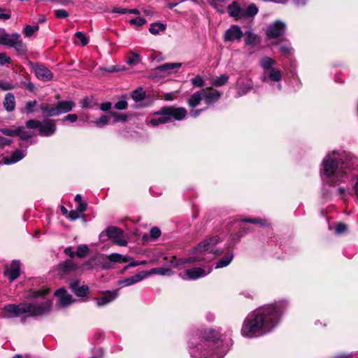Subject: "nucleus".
Wrapping results in <instances>:
<instances>
[{
	"instance_id": "f257e3e1",
	"label": "nucleus",
	"mask_w": 358,
	"mask_h": 358,
	"mask_svg": "<svg viewBox=\"0 0 358 358\" xmlns=\"http://www.w3.org/2000/svg\"><path fill=\"white\" fill-rule=\"evenodd\" d=\"M287 306V303L282 300L252 311L243 322L241 334L252 338L270 332L278 325Z\"/></svg>"
},
{
	"instance_id": "f03ea898",
	"label": "nucleus",
	"mask_w": 358,
	"mask_h": 358,
	"mask_svg": "<svg viewBox=\"0 0 358 358\" xmlns=\"http://www.w3.org/2000/svg\"><path fill=\"white\" fill-rule=\"evenodd\" d=\"M320 173L323 182L331 186L354 179L352 192L358 201V168H352L350 162H341L338 153L333 152L324 158Z\"/></svg>"
},
{
	"instance_id": "7ed1b4c3",
	"label": "nucleus",
	"mask_w": 358,
	"mask_h": 358,
	"mask_svg": "<svg viewBox=\"0 0 358 358\" xmlns=\"http://www.w3.org/2000/svg\"><path fill=\"white\" fill-rule=\"evenodd\" d=\"M189 354L193 358H222L229 350V343L220 337V332L213 329L200 331L198 336L189 341Z\"/></svg>"
},
{
	"instance_id": "20e7f679",
	"label": "nucleus",
	"mask_w": 358,
	"mask_h": 358,
	"mask_svg": "<svg viewBox=\"0 0 358 358\" xmlns=\"http://www.w3.org/2000/svg\"><path fill=\"white\" fill-rule=\"evenodd\" d=\"M48 289L31 291L27 298L33 302H24L18 305L10 303L5 305L2 309L3 318H13L26 315L28 317L43 316L50 313L52 301L46 297Z\"/></svg>"
},
{
	"instance_id": "39448f33",
	"label": "nucleus",
	"mask_w": 358,
	"mask_h": 358,
	"mask_svg": "<svg viewBox=\"0 0 358 358\" xmlns=\"http://www.w3.org/2000/svg\"><path fill=\"white\" fill-rule=\"evenodd\" d=\"M219 241L220 238L217 236L206 239L191 250L187 257L177 259L176 257H173L171 264L173 266H178L187 263H195L205 261L204 252L213 251V247Z\"/></svg>"
},
{
	"instance_id": "423d86ee",
	"label": "nucleus",
	"mask_w": 358,
	"mask_h": 358,
	"mask_svg": "<svg viewBox=\"0 0 358 358\" xmlns=\"http://www.w3.org/2000/svg\"><path fill=\"white\" fill-rule=\"evenodd\" d=\"M154 115L159 117L151 118L149 122L155 127L170 122L173 119L178 121L183 120L187 115V110L183 107L166 106L162 107Z\"/></svg>"
},
{
	"instance_id": "0eeeda50",
	"label": "nucleus",
	"mask_w": 358,
	"mask_h": 358,
	"mask_svg": "<svg viewBox=\"0 0 358 358\" xmlns=\"http://www.w3.org/2000/svg\"><path fill=\"white\" fill-rule=\"evenodd\" d=\"M221 97V93L212 87L203 88L193 93L187 101L189 106L195 108L202 100L207 105H212Z\"/></svg>"
},
{
	"instance_id": "6e6552de",
	"label": "nucleus",
	"mask_w": 358,
	"mask_h": 358,
	"mask_svg": "<svg viewBox=\"0 0 358 358\" xmlns=\"http://www.w3.org/2000/svg\"><path fill=\"white\" fill-rule=\"evenodd\" d=\"M74 106L75 103L72 101H61L57 103L56 106L43 103L41 106V109L43 113H46L50 117H54L71 111Z\"/></svg>"
},
{
	"instance_id": "1a4fd4ad",
	"label": "nucleus",
	"mask_w": 358,
	"mask_h": 358,
	"mask_svg": "<svg viewBox=\"0 0 358 358\" xmlns=\"http://www.w3.org/2000/svg\"><path fill=\"white\" fill-rule=\"evenodd\" d=\"M212 269L211 266H207L204 268L193 267L187 269L180 275L185 280H197L208 275L212 271Z\"/></svg>"
},
{
	"instance_id": "9d476101",
	"label": "nucleus",
	"mask_w": 358,
	"mask_h": 358,
	"mask_svg": "<svg viewBox=\"0 0 358 358\" xmlns=\"http://www.w3.org/2000/svg\"><path fill=\"white\" fill-rule=\"evenodd\" d=\"M285 22L277 20L267 27L266 35L268 38H278L285 33Z\"/></svg>"
},
{
	"instance_id": "9b49d317",
	"label": "nucleus",
	"mask_w": 358,
	"mask_h": 358,
	"mask_svg": "<svg viewBox=\"0 0 358 358\" xmlns=\"http://www.w3.org/2000/svg\"><path fill=\"white\" fill-rule=\"evenodd\" d=\"M33 68L36 78L40 80L48 82L52 79L53 75L52 72L43 64H35Z\"/></svg>"
},
{
	"instance_id": "f8f14e48",
	"label": "nucleus",
	"mask_w": 358,
	"mask_h": 358,
	"mask_svg": "<svg viewBox=\"0 0 358 358\" xmlns=\"http://www.w3.org/2000/svg\"><path fill=\"white\" fill-rule=\"evenodd\" d=\"M57 129V126L53 120L45 119L41 122L39 129V135L41 136H50L53 135Z\"/></svg>"
},
{
	"instance_id": "ddd939ff",
	"label": "nucleus",
	"mask_w": 358,
	"mask_h": 358,
	"mask_svg": "<svg viewBox=\"0 0 358 358\" xmlns=\"http://www.w3.org/2000/svg\"><path fill=\"white\" fill-rule=\"evenodd\" d=\"M243 34L241 31V28L238 25H232L229 29L226 30L224 34V41H241L243 37Z\"/></svg>"
},
{
	"instance_id": "4468645a",
	"label": "nucleus",
	"mask_w": 358,
	"mask_h": 358,
	"mask_svg": "<svg viewBox=\"0 0 358 358\" xmlns=\"http://www.w3.org/2000/svg\"><path fill=\"white\" fill-rule=\"evenodd\" d=\"M55 296L59 299V305L60 307L65 308L72 304L75 299L73 296L67 294L64 288H59L55 292Z\"/></svg>"
},
{
	"instance_id": "2eb2a0df",
	"label": "nucleus",
	"mask_w": 358,
	"mask_h": 358,
	"mask_svg": "<svg viewBox=\"0 0 358 358\" xmlns=\"http://www.w3.org/2000/svg\"><path fill=\"white\" fill-rule=\"evenodd\" d=\"M20 274V262L17 260H13L9 268L4 271V275L10 281L17 279Z\"/></svg>"
},
{
	"instance_id": "dca6fc26",
	"label": "nucleus",
	"mask_w": 358,
	"mask_h": 358,
	"mask_svg": "<svg viewBox=\"0 0 358 358\" xmlns=\"http://www.w3.org/2000/svg\"><path fill=\"white\" fill-rule=\"evenodd\" d=\"M282 79L281 71L277 69H271L268 71H264L262 80L264 83L274 82L278 83Z\"/></svg>"
},
{
	"instance_id": "f3484780",
	"label": "nucleus",
	"mask_w": 358,
	"mask_h": 358,
	"mask_svg": "<svg viewBox=\"0 0 358 358\" xmlns=\"http://www.w3.org/2000/svg\"><path fill=\"white\" fill-rule=\"evenodd\" d=\"M20 38L17 33L9 34L4 29L0 28V44L11 47L15 40Z\"/></svg>"
},
{
	"instance_id": "a211bd4d",
	"label": "nucleus",
	"mask_w": 358,
	"mask_h": 358,
	"mask_svg": "<svg viewBox=\"0 0 358 358\" xmlns=\"http://www.w3.org/2000/svg\"><path fill=\"white\" fill-rule=\"evenodd\" d=\"M119 292L117 289L106 292L101 297L96 299L97 306H103L113 301L118 296Z\"/></svg>"
},
{
	"instance_id": "6ab92c4d",
	"label": "nucleus",
	"mask_w": 358,
	"mask_h": 358,
	"mask_svg": "<svg viewBox=\"0 0 358 358\" xmlns=\"http://www.w3.org/2000/svg\"><path fill=\"white\" fill-rule=\"evenodd\" d=\"M124 234L123 230H122L120 228H117L116 227L110 226L107 227L105 231H102L100 235L99 238L101 240L104 241V238L106 236H108L113 240H115L116 238H118V236H122Z\"/></svg>"
},
{
	"instance_id": "aec40b11",
	"label": "nucleus",
	"mask_w": 358,
	"mask_h": 358,
	"mask_svg": "<svg viewBox=\"0 0 358 358\" xmlns=\"http://www.w3.org/2000/svg\"><path fill=\"white\" fill-rule=\"evenodd\" d=\"M148 275V273L145 271H141L133 276L126 278L122 280H120L118 282V285L122 287H127L132 285L136 282H138L143 280L146 276Z\"/></svg>"
},
{
	"instance_id": "412c9836",
	"label": "nucleus",
	"mask_w": 358,
	"mask_h": 358,
	"mask_svg": "<svg viewBox=\"0 0 358 358\" xmlns=\"http://www.w3.org/2000/svg\"><path fill=\"white\" fill-rule=\"evenodd\" d=\"M182 66L181 63H166L157 66L155 70L157 72L164 73V75H169L177 70Z\"/></svg>"
},
{
	"instance_id": "4be33fe9",
	"label": "nucleus",
	"mask_w": 358,
	"mask_h": 358,
	"mask_svg": "<svg viewBox=\"0 0 358 358\" xmlns=\"http://www.w3.org/2000/svg\"><path fill=\"white\" fill-rule=\"evenodd\" d=\"M70 288L78 296H85L89 294V287L87 285L80 286L78 280H73L70 283Z\"/></svg>"
},
{
	"instance_id": "5701e85b",
	"label": "nucleus",
	"mask_w": 358,
	"mask_h": 358,
	"mask_svg": "<svg viewBox=\"0 0 358 358\" xmlns=\"http://www.w3.org/2000/svg\"><path fill=\"white\" fill-rule=\"evenodd\" d=\"M26 155L25 150H15L12 155L9 157H6L4 159L5 164H11L16 163L23 159Z\"/></svg>"
},
{
	"instance_id": "b1692460",
	"label": "nucleus",
	"mask_w": 358,
	"mask_h": 358,
	"mask_svg": "<svg viewBox=\"0 0 358 358\" xmlns=\"http://www.w3.org/2000/svg\"><path fill=\"white\" fill-rule=\"evenodd\" d=\"M3 104L6 111H13L15 108V98L14 94L10 92L7 93L5 96Z\"/></svg>"
},
{
	"instance_id": "393cba45",
	"label": "nucleus",
	"mask_w": 358,
	"mask_h": 358,
	"mask_svg": "<svg viewBox=\"0 0 358 358\" xmlns=\"http://www.w3.org/2000/svg\"><path fill=\"white\" fill-rule=\"evenodd\" d=\"M228 13L233 17H243V9L236 1L228 6Z\"/></svg>"
},
{
	"instance_id": "a878e982",
	"label": "nucleus",
	"mask_w": 358,
	"mask_h": 358,
	"mask_svg": "<svg viewBox=\"0 0 358 358\" xmlns=\"http://www.w3.org/2000/svg\"><path fill=\"white\" fill-rule=\"evenodd\" d=\"M276 62L268 57H263L259 61V65L264 69V71L275 69L274 66Z\"/></svg>"
},
{
	"instance_id": "bb28decb",
	"label": "nucleus",
	"mask_w": 358,
	"mask_h": 358,
	"mask_svg": "<svg viewBox=\"0 0 358 358\" xmlns=\"http://www.w3.org/2000/svg\"><path fill=\"white\" fill-rule=\"evenodd\" d=\"M11 47L15 48L18 55H24L27 52V48L22 42L21 37L18 38L17 40H15Z\"/></svg>"
},
{
	"instance_id": "cd10ccee",
	"label": "nucleus",
	"mask_w": 358,
	"mask_h": 358,
	"mask_svg": "<svg viewBox=\"0 0 358 358\" xmlns=\"http://www.w3.org/2000/svg\"><path fill=\"white\" fill-rule=\"evenodd\" d=\"M234 259V254L233 252L228 253L226 256H224L223 258L220 259L215 265V268H220L227 266Z\"/></svg>"
},
{
	"instance_id": "c85d7f7f",
	"label": "nucleus",
	"mask_w": 358,
	"mask_h": 358,
	"mask_svg": "<svg viewBox=\"0 0 358 358\" xmlns=\"http://www.w3.org/2000/svg\"><path fill=\"white\" fill-rule=\"evenodd\" d=\"M141 55L134 52H130L126 57L127 64L131 65V66H135V65L139 64L141 62Z\"/></svg>"
},
{
	"instance_id": "c756f323",
	"label": "nucleus",
	"mask_w": 358,
	"mask_h": 358,
	"mask_svg": "<svg viewBox=\"0 0 358 358\" xmlns=\"http://www.w3.org/2000/svg\"><path fill=\"white\" fill-rule=\"evenodd\" d=\"M166 24L160 22H154L150 24L149 28L150 32L153 35H157L160 32L166 30Z\"/></svg>"
},
{
	"instance_id": "7c9ffc66",
	"label": "nucleus",
	"mask_w": 358,
	"mask_h": 358,
	"mask_svg": "<svg viewBox=\"0 0 358 358\" xmlns=\"http://www.w3.org/2000/svg\"><path fill=\"white\" fill-rule=\"evenodd\" d=\"M209 4L217 10L219 13L225 12V1L224 0H208Z\"/></svg>"
},
{
	"instance_id": "2f4dec72",
	"label": "nucleus",
	"mask_w": 358,
	"mask_h": 358,
	"mask_svg": "<svg viewBox=\"0 0 358 358\" xmlns=\"http://www.w3.org/2000/svg\"><path fill=\"white\" fill-rule=\"evenodd\" d=\"M107 259L110 262H127L130 259V257H124L119 253H112L107 256Z\"/></svg>"
},
{
	"instance_id": "473e14b6",
	"label": "nucleus",
	"mask_w": 358,
	"mask_h": 358,
	"mask_svg": "<svg viewBox=\"0 0 358 358\" xmlns=\"http://www.w3.org/2000/svg\"><path fill=\"white\" fill-rule=\"evenodd\" d=\"M258 13L257 7L254 4H250L245 10L243 9V17H252Z\"/></svg>"
},
{
	"instance_id": "72a5a7b5",
	"label": "nucleus",
	"mask_w": 358,
	"mask_h": 358,
	"mask_svg": "<svg viewBox=\"0 0 358 358\" xmlns=\"http://www.w3.org/2000/svg\"><path fill=\"white\" fill-rule=\"evenodd\" d=\"M257 36L251 31H248L245 33V42L248 45H254L257 43Z\"/></svg>"
},
{
	"instance_id": "f704fd0d",
	"label": "nucleus",
	"mask_w": 358,
	"mask_h": 358,
	"mask_svg": "<svg viewBox=\"0 0 358 358\" xmlns=\"http://www.w3.org/2000/svg\"><path fill=\"white\" fill-rule=\"evenodd\" d=\"M22 130L21 127H16V128H0V132H1L3 134L15 137L17 136V132L20 131Z\"/></svg>"
},
{
	"instance_id": "c9c22d12",
	"label": "nucleus",
	"mask_w": 358,
	"mask_h": 358,
	"mask_svg": "<svg viewBox=\"0 0 358 358\" xmlns=\"http://www.w3.org/2000/svg\"><path fill=\"white\" fill-rule=\"evenodd\" d=\"M150 274H157L160 275H171L173 271L168 268H154L150 271Z\"/></svg>"
},
{
	"instance_id": "e433bc0d",
	"label": "nucleus",
	"mask_w": 358,
	"mask_h": 358,
	"mask_svg": "<svg viewBox=\"0 0 358 358\" xmlns=\"http://www.w3.org/2000/svg\"><path fill=\"white\" fill-rule=\"evenodd\" d=\"M61 269L64 272L74 271L77 268V265L71 260L66 261L60 264Z\"/></svg>"
},
{
	"instance_id": "4c0bfd02",
	"label": "nucleus",
	"mask_w": 358,
	"mask_h": 358,
	"mask_svg": "<svg viewBox=\"0 0 358 358\" xmlns=\"http://www.w3.org/2000/svg\"><path fill=\"white\" fill-rule=\"evenodd\" d=\"M145 96V92L141 87L135 90L131 94L132 99L136 102L142 101Z\"/></svg>"
},
{
	"instance_id": "58836bf2",
	"label": "nucleus",
	"mask_w": 358,
	"mask_h": 358,
	"mask_svg": "<svg viewBox=\"0 0 358 358\" xmlns=\"http://www.w3.org/2000/svg\"><path fill=\"white\" fill-rule=\"evenodd\" d=\"M110 115L113 117V123L117 122H125L128 120V117L127 115L122 113H118L116 112H110Z\"/></svg>"
},
{
	"instance_id": "ea45409f",
	"label": "nucleus",
	"mask_w": 358,
	"mask_h": 358,
	"mask_svg": "<svg viewBox=\"0 0 358 358\" xmlns=\"http://www.w3.org/2000/svg\"><path fill=\"white\" fill-rule=\"evenodd\" d=\"M190 82L194 87H202L205 85L203 78L200 75H197L195 78H192Z\"/></svg>"
},
{
	"instance_id": "a19ab883",
	"label": "nucleus",
	"mask_w": 358,
	"mask_h": 358,
	"mask_svg": "<svg viewBox=\"0 0 358 358\" xmlns=\"http://www.w3.org/2000/svg\"><path fill=\"white\" fill-rule=\"evenodd\" d=\"M229 77L227 75L223 74L220 77L217 78L216 79H215L212 82V84L215 87H220L224 85L227 83Z\"/></svg>"
},
{
	"instance_id": "79ce46f5",
	"label": "nucleus",
	"mask_w": 358,
	"mask_h": 358,
	"mask_svg": "<svg viewBox=\"0 0 358 358\" xmlns=\"http://www.w3.org/2000/svg\"><path fill=\"white\" fill-rule=\"evenodd\" d=\"M39 29L38 25L31 26L27 25L23 29V34L27 37H31Z\"/></svg>"
},
{
	"instance_id": "37998d69",
	"label": "nucleus",
	"mask_w": 358,
	"mask_h": 358,
	"mask_svg": "<svg viewBox=\"0 0 358 358\" xmlns=\"http://www.w3.org/2000/svg\"><path fill=\"white\" fill-rule=\"evenodd\" d=\"M75 201L78 203V210L80 212H85L87 210V204L82 200L80 194H76L75 196Z\"/></svg>"
},
{
	"instance_id": "c03bdc74",
	"label": "nucleus",
	"mask_w": 358,
	"mask_h": 358,
	"mask_svg": "<svg viewBox=\"0 0 358 358\" xmlns=\"http://www.w3.org/2000/svg\"><path fill=\"white\" fill-rule=\"evenodd\" d=\"M18 127H21L22 130L17 132V136L22 140H29L33 136V133L30 131H27L24 129V127L22 126H19Z\"/></svg>"
},
{
	"instance_id": "a18cd8bd",
	"label": "nucleus",
	"mask_w": 358,
	"mask_h": 358,
	"mask_svg": "<svg viewBox=\"0 0 358 358\" xmlns=\"http://www.w3.org/2000/svg\"><path fill=\"white\" fill-rule=\"evenodd\" d=\"M89 252V248L87 245H80L78 247L76 252V255L79 257H84L87 256Z\"/></svg>"
},
{
	"instance_id": "49530a36",
	"label": "nucleus",
	"mask_w": 358,
	"mask_h": 358,
	"mask_svg": "<svg viewBox=\"0 0 358 358\" xmlns=\"http://www.w3.org/2000/svg\"><path fill=\"white\" fill-rule=\"evenodd\" d=\"M108 121L109 119L106 115H101L98 120L95 121L94 124L97 127L101 128L108 124Z\"/></svg>"
},
{
	"instance_id": "de8ad7c7",
	"label": "nucleus",
	"mask_w": 358,
	"mask_h": 358,
	"mask_svg": "<svg viewBox=\"0 0 358 358\" xmlns=\"http://www.w3.org/2000/svg\"><path fill=\"white\" fill-rule=\"evenodd\" d=\"M41 122L37 120H29L26 122V127L29 129H38L39 130Z\"/></svg>"
},
{
	"instance_id": "09e8293b",
	"label": "nucleus",
	"mask_w": 358,
	"mask_h": 358,
	"mask_svg": "<svg viewBox=\"0 0 358 358\" xmlns=\"http://www.w3.org/2000/svg\"><path fill=\"white\" fill-rule=\"evenodd\" d=\"M37 105V101L33 100V101H29L25 104V110L27 113H31L34 111L35 107Z\"/></svg>"
},
{
	"instance_id": "8fccbe9b",
	"label": "nucleus",
	"mask_w": 358,
	"mask_h": 358,
	"mask_svg": "<svg viewBox=\"0 0 358 358\" xmlns=\"http://www.w3.org/2000/svg\"><path fill=\"white\" fill-rule=\"evenodd\" d=\"M129 23L138 27H141L146 23V20L142 17H137L136 18L131 19L129 21Z\"/></svg>"
},
{
	"instance_id": "3c124183",
	"label": "nucleus",
	"mask_w": 358,
	"mask_h": 358,
	"mask_svg": "<svg viewBox=\"0 0 358 358\" xmlns=\"http://www.w3.org/2000/svg\"><path fill=\"white\" fill-rule=\"evenodd\" d=\"M75 36L80 41L82 45H86L89 43L88 38L83 32L78 31L75 34Z\"/></svg>"
},
{
	"instance_id": "603ef678",
	"label": "nucleus",
	"mask_w": 358,
	"mask_h": 358,
	"mask_svg": "<svg viewBox=\"0 0 358 358\" xmlns=\"http://www.w3.org/2000/svg\"><path fill=\"white\" fill-rule=\"evenodd\" d=\"M15 86L12 83L5 80H0V89L7 91L13 90Z\"/></svg>"
},
{
	"instance_id": "864d4df0",
	"label": "nucleus",
	"mask_w": 358,
	"mask_h": 358,
	"mask_svg": "<svg viewBox=\"0 0 358 358\" xmlns=\"http://www.w3.org/2000/svg\"><path fill=\"white\" fill-rule=\"evenodd\" d=\"M83 212H80L78 208L76 210H71L68 215H67V217L71 220V221H74L76 220H77L78 218L80 217V213H82Z\"/></svg>"
},
{
	"instance_id": "5fc2aeb1",
	"label": "nucleus",
	"mask_w": 358,
	"mask_h": 358,
	"mask_svg": "<svg viewBox=\"0 0 358 358\" xmlns=\"http://www.w3.org/2000/svg\"><path fill=\"white\" fill-rule=\"evenodd\" d=\"M280 51L285 55H289L292 53V49L289 44L285 43L280 45Z\"/></svg>"
},
{
	"instance_id": "6e6d98bb",
	"label": "nucleus",
	"mask_w": 358,
	"mask_h": 358,
	"mask_svg": "<svg viewBox=\"0 0 358 358\" xmlns=\"http://www.w3.org/2000/svg\"><path fill=\"white\" fill-rule=\"evenodd\" d=\"M128 107V103L125 100H120L115 103V108L117 110H124Z\"/></svg>"
},
{
	"instance_id": "4d7b16f0",
	"label": "nucleus",
	"mask_w": 358,
	"mask_h": 358,
	"mask_svg": "<svg viewBox=\"0 0 358 358\" xmlns=\"http://www.w3.org/2000/svg\"><path fill=\"white\" fill-rule=\"evenodd\" d=\"M78 120V115L76 114H68L62 119V122L69 121L72 123Z\"/></svg>"
},
{
	"instance_id": "13d9d810",
	"label": "nucleus",
	"mask_w": 358,
	"mask_h": 358,
	"mask_svg": "<svg viewBox=\"0 0 358 358\" xmlns=\"http://www.w3.org/2000/svg\"><path fill=\"white\" fill-rule=\"evenodd\" d=\"M55 13L56 17L58 18H66L69 16L68 12L64 9L56 10H55Z\"/></svg>"
},
{
	"instance_id": "bf43d9fd",
	"label": "nucleus",
	"mask_w": 358,
	"mask_h": 358,
	"mask_svg": "<svg viewBox=\"0 0 358 358\" xmlns=\"http://www.w3.org/2000/svg\"><path fill=\"white\" fill-rule=\"evenodd\" d=\"M150 236L154 239L157 238L161 234V231H160L159 229L156 227H152L150 229Z\"/></svg>"
},
{
	"instance_id": "052dcab7",
	"label": "nucleus",
	"mask_w": 358,
	"mask_h": 358,
	"mask_svg": "<svg viewBox=\"0 0 358 358\" xmlns=\"http://www.w3.org/2000/svg\"><path fill=\"white\" fill-rule=\"evenodd\" d=\"M243 221L245 222L252 223V224H260L262 225L266 224V221L265 220H261V219H258V218L245 219V220H243Z\"/></svg>"
},
{
	"instance_id": "680f3d73",
	"label": "nucleus",
	"mask_w": 358,
	"mask_h": 358,
	"mask_svg": "<svg viewBox=\"0 0 358 358\" xmlns=\"http://www.w3.org/2000/svg\"><path fill=\"white\" fill-rule=\"evenodd\" d=\"M347 230V225L343 223H339L336 227V232L337 234H342Z\"/></svg>"
},
{
	"instance_id": "e2e57ef3",
	"label": "nucleus",
	"mask_w": 358,
	"mask_h": 358,
	"mask_svg": "<svg viewBox=\"0 0 358 358\" xmlns=\"http://www.w3.org/2000/svg\"><path fill=\"white\" fill-rule=\"evenodd\" d=\"M113 242L120 246H126L127 245V241L125 239H123L122 236H118V238L113 240Z\"/></svg>"
},
{
	"instance_id": "0e129e2a",
	"label": "nucleus",
	"mask_w": 358,
	"mask_h": 358,
	"mask_svg": "<svg viewBox=\"0 0 358 358\" xmlns=\"http://www.w3.org/2000/svg\"><path fill=\"white\" fill-rule=\"evenodd\" d=\"M10 62V59L6 56V53H0V65H4Z\"/></svg>"
},
{
	"instance_id": "69168bd1",
	"label": "nucleus",
	"mask_w": 358,
	"mask_h": 358,
	"mask_svg": "<svg viewBox=\"0 0 358 358\" xmlns=\"http://www.w3.org/2000/svg\"><path fill=\"white\" fill-rule=\"evenodd\" d=\"M10 18V14L6 12L4 8H0V19L6 20Z\"/></svg>"
},
{
	"instance_id": "338daca9",
	"label": "nucleus",
	"mask_w": 358,
	"mask_h": 358,
	"mask_svg": "<svg viewBox=\"0 0 358 358\" xmlns=\"http://www.w3.org/2000/svg\"><path fill=\"white\" fill-rule=\"evenodd\" d=\"M145 264V261H141V262L133 261V262H130L128 265H127L124 268L123 271H126L129 267H134V266H137L138 265H141V264Z\"/></svg>"
},
{
	"instance_id": "774afa93",
	"label": "nucleus",
	"mask_w": 358,
	"mask_h": 358,
	"mask_svg": "<svg viewBox=\"0 0 358 358\" xmlns=\"http://www.w3.org/2000/svg\"><path fill=\"white\" fill-rule=\"evenodd\" d=\"M112 13L119 14H127L129 13V9L124 8H115L112 10Z\"/></svg>"
}]
</instances>
